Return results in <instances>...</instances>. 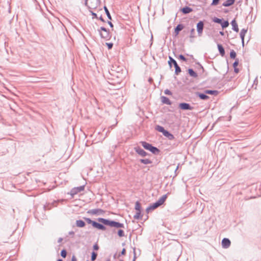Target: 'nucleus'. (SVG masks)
<instances>
[{
  "instance_id": "obj_59",
  "label": "nucleus",
  "mask_w": 261,
  "mask_h": 261,
  "mask_svg": "<svg viewBox=\"0 0 261 261\" xmlns=\"http://www.w3.org/2000/svg\"><path fill=\"white\" fill-rule=\"evenodd\" d=\"M178 167L177 166V167H176V169H175V172H176V171H177V170L178 169Z\"/></svg>"
},
{
  "instance_id": "obj_12",
  "label": "nucleus",
  "mask_w": 261,
  "mask_h": 261,
  "mask_svg": "<svg viewBox=\"0 0 261 261\" xmlns=\"http://www.w3.org/2000/svg\"><path fill=\"white\" fill-rule=\"evenodd\" d=\"M184 28L182 24H178L174 29V34L175 36H177L179 34L180 31H181Z\"/></svg>"
},
{
  "instance_id": "obj_16",
  "label": "nucleus",
  "mask_w": 261,
  "mask_h": 261,
  "mask_svg": "<svg viewBox=\"0 0 261 261\" xmlns=\"http://www.w3.org/2000/svg\"><path fill=\"white\" fill-rule=\"evenodd\" d=\"M180 11L183 14H187L193 11V9L189 7L186 6L181 9Z\"/></svg>"
},
{
  "instance_id": "obj_58",
  "label": "nucleus",
  "mask_w": 261,
  "mask_h": 261,
  "mask_svg": "<svg viewBox=\"0 0 261 261\" xmlns=\"http://www.w3.org/2000/svg\"><path fill=\"white\" fill-rule=\"evenodd\" d=\"M57 261H63L62 259H58Z\"/></svg>"
},
{
  "instance_id": "obj_2",
  "label": "nucleus",
  "mask_w": 261,
  "mask_h": 261,
  "mask_svg": "<svg viewBox=\"0 0 261 261\" xmlns=\"http://www.w3.org/2000/svg\"><path fill=\"white\" fill-rule=\"evenodd\" d=\"M167 198V194L164 195L162 196L155 203L151 204L146 209V211L147 213H148L150 211L154 210L162 205Z\"/></svg>"
},
{
  "instance_id": "obj_25",
  "label": "nucleus",
  "mask_w": 261,
  "mask_h": 261,
  "mask_svg": "<svg viewBox=\"0 0 261 261\" xmlns=\"http://www.w3.org/2000/svg\"><path fill=\"white\" fill-rule=\"evenodd\" d=\"M204 93L207 94L216 95L218 94V91L217 90H206L204 91Z\"/></svg>"
},
{
  "instance_id": "obj_34",
  "label": "nucleus",
  "mask_w": 261,
  "mask_h": 261,
  "mask_svg": "<svg viewBox=\"0 0 261 261\" xmlns=\"http://www.w3.org/2000/svg\"><path fill=\"white\" fill-rule=\"evenodd\" d=\"M117 234L119 237H123L125 236L124 231L122 229H119Z\"/></svg>"
},
{
  "instance_id": "obj_51",
  "label": "nucleus",
  "mask_w": 261,
  "mask_h": 261,
  "mask_svg": "<svg viewBox=\"0 0 261 261\" xmlns=\"http://www.w3.org/2000/svg\"><path fill=\"white\" fill-rule=\"evenodd\" d=\"M71 261H77L75 256H73L71 258Z\"/></svg>"
},
{
  "instance_id": "obj_1",
  "label": "nucleus",
  "mask_w": 261,
  "mask_h": 261,
  "mask_svg": "<svg viewBox=\"0 0 261 261\" xmlns=\"http://www.w3.org/2000/svg\"><path fill=\"white\" fill-rule=\"evenodd\" d=\"M84 219L88 224H92L93 227L103 231L106 230V227L104 225L117 228H124V225L123 223L102 218H98L97 221L99 222L102 223L103 224L93 221L89 218L84 217Z\"/></svg>"
},
{
  "instance_id": "obj_33",
  "label": "nucleus",
  "mask_w": 261,
  "mask_h": 261,
  "mask_svg": "<svg viewBox=\"0 0 261 261\" xmlns=\"http://www.w3.org/2000/svg\"><path fill=\"white\" fill-rule=\"evenodd\" d=\"M236 53L234 50H231L230 53V57L231 59H236Z\"/></svg>"
},
{
  "instance_id": "obj_53",
  "label": "nucleus",
  "mask_w": 261,
  "mask_h": 261,
  "mask_svg": "<svg viewBox=\"0 0 261 261\" xmlns=\"http://www.w3.org/2000/svg\"><path fill=\"white\" fill-rule=\"evenodd\" d=\"M63 240V239L62 238H59L58 240V243H61Z\"/></svg>"
},
{
  "instance_id": "obj_4",
  "label": "nucleus",
  "mask_w": 261,
  "mask_h": 261,
  "mask_svg": "<svg viewBox=\"0 0 261 261\" xmlns=\"http://www.w3.org/2000/svg\"><path fill=\"white\" fill-rule=\"evenodd\" d=\"M169 60L168 61V64L170 68L172 67V64L175 67V74L178 75L181 72V68L177 64L176 61L171 57H169Z\"/></svg>"
},
{
  "instance_id": "obj_3",
  "label": "nucleus",
  "mask_w": 261,
  "mask_h": 261,
  "mask_svg": "<svg viewBox=\"0 0 261 261\" xmlns=\"http://www.w3.org/2000/svg\"><path fill=\"white\" fill-rule=\"evenodd\" d=\"M98 31L101 38H103L106 40H109L110 39L111 35L110 31L108 29H107L103 27H101L98 30Z\"/></svg>"
},
{
  "instance_id": "obj_11",
  "label": "nucleus",
  "mask_w": 261,
  "mask_h": 261,
  "mask_svg": "<svg viewBox=\"0 0 261 261\" xmlns=\"http://www.w3.org/2000/svg\"><path fill=\"white\" fill-rule=\"evenodd\" d=\"M231 244V242L228 238H224L222 241V246L223 248H228Z\"/></svg>"
},
{
  "instance_id": "obj_61",
  "label": "nucleus",
  "mask_w": 261,
  "mask_h": 261,
  "mask_svg": "<svg viewBox=\"0 0 261 261\" xmlns=\"http://www.w3.org/2000/svg\"><path fill=\"white\" fill-rule=\"evenodd\" d=\"M120 261H123V260H120Z\"/></svg>"
},
{
  "instance_id": "obj_38",
  "label": "nucleus",
  "mask_w": 261,
  "mask_h": 261,
  "mask_svg": "<svg viewBox=\"0 0 261 261\" xmlns=\"http://www.w3.org/2000/svg\"><path fill=\"white\" fill-rule=\"evenodd\" d=\"M61 255L62 257L65 258L67 256V251L65 249H63L61 251Z\"/></svg>"
},
{
  "instance_id": "obj_26",
  "label": "nucleus",
  "mask_w": 261,
  "mask_h": 261,
  "mask_svg": "<svg viewBox=\"0 0 261 261\" xmlns=\"http://www.w3.org/2000/svg\"><path fill=\"white\" fill-rule=\"evenodd\" d=\"M120 70V68L119 67H116V66H113L111 68L112 73H110L111 74H114V72H116L119 73Z\"/></svg>"
},
{
  "instance_id": "obj_7",
  "label": "nucleus",
  "mask_w": 261,
  "mask_h": 261,
  "mask_svg": "<svg viewBox=\"0 0 261 261\" xmlns=\"http://www.w3.org/2000/svg\"><path fill=\"white\" fill-rule=\"evenodd\" d=\"M87 213L92 215H102L105 213V211L100 208L92 209L87 212Z\"/></svg>"
},
{
  "instance_id": "obj_31",
  "label": "nucleus",
  "mask_w": 261,
  "mask_h": 261,
  "mask_svg": "<svg viewBox=\"0 0 261 261\" xmlns=\"http://www.w3.org/2000/svg\"><path fill=\"white\" fill-rule=\"evenodd\" d=\"M104 8V10H105V11L107 14V16H108V18L110 19V20H112V17H111V14L109 12V10L108 9L107 7L106 6H104L103 7Z\"/></svg>"
},
{
  "instance_id": "obj_44",
  "label": "nucleus",
  "mask_w": 261,
  "mask_h": 261,
  "mask_svg": "<svg viewBox=\"0 0 261 261\" xmlns=\"http://www.w3.org/2000/svg\"><path fill=\"white\" fill-rule=\"evenodd\" d=\"M125 253H126V250H125V248H123V249L122 250V251H121V252L120 254H119V256H120V255H124V254H125Z\"/></svg>"
},
{
  "instance_id": "obj_9",
  "label": "nucleus",
  "mask_w": 261,
  "mask_h": 261,
  "mask_svg": "<svg viewBox=\"0 0 261 261\" xmlns=\"http://www.w3.org/2000/svg\"><path fill=\"white\" fill-rule=\"evenodd\" d=\"M178 107L182 110H192L194 109L189 103L186 102L180 103Z\"/></svg>"
},
{
  "instance_id": "obj_18",
  "label": "nucleus",
  "mask_w": 261,
  "mask_h": 261,
  "mask_svg": "<svg viewBox=\"0 0 261 261\" xmlns=\"http://www.w3.org/2000/svg\"><path fill=\"white\" fill-rule=\"evenodd\" d=\"M231 24L232 25V30L236 32H238L239 28L237 21H236L235 19H233L231 21Z\"/></svg>"
},
{
  "instance_id": "obj_27",
  "label": "nucleus",
  "mask_w": 261,
  "mask_h": 261,
  "mask_svg": "<svg viewBox=\"0 0 261 261\" xmlns=\"http://www.w3.org/2000/svg\"><path fill=\"white\" fill-rule=\"evenodd\" d=\"M155 130H158L159 132L162 133L163 134L165 132L166 130L164 129V128L160 125H156L155 126Z\"/></svg>"
},
{
  "instance_id": "obj_23",
  "label": "nucleus",
  "mask_w": 261,
  "mask_h": 261,
  "mask_svg": "<svg viewBox=\"0 0 261 261\" xmlns=\"http://www.w3.org/2000/svg\"><path fill=\"white\" fill-rule=\"evenodd\" d=\"M188 73L189 74V75L191 76H192L193 77H195V78L197 77V76H198L197 73L196 72H195L193 69L189 68L188 69Z\"/></svg>"
},
{
  "instance_id": "obj_20",
  "label": "nucleus",
  "mask_w": 261,
  "mask_h": 261,
  "mask_svg": "<svg viewBox=\"0 0 261 261\" xmlns=\"http://www.w3.org/2000/svg\"><path fill=\"white\" fill-rule=\"evenodd\" d=\"M148 150H149L150 152H151L152 153L154 154H158L160 151L159 149H158L156 147L153 146L152 145L150 146Z\"/></svg>"
},
{
  "instance_id": "obj_43",
  "label": "nucleus",
  "mask_w": 261,
  "mask_h": 261,
  "mask_svg": "<svg viewBox=\"0 0 261 261\" xmlns=\"http://www.w3.org/2000/svg\"><path fill=\"white\" fill-rule=\"evenodd\" d=\"M51 205H50L49 204H47V205H44V210H49L51 208Z\"/></svg>"
},
{
  "instance_id": "obj_28",
  "label": "nucleus",
  "mask_w": 261,
  "mask_h": 261,
  "mask_svg": "<svg viewBox=\"0 0 261 261\" xmlns=\"http://www.w3.org/2000/svg\"><path fill=\"white\" fill-rule=\"evenodd\" d=\"M139 161L144 164H149L152 163V161L148 159H140Z\"/></svg>"
},
{
  "instance_id": "obj_47",
  "label": "nucleus",
  "mask_w": 261,
  "mask_h": 261,
  "mask_svg": "<svg viewBox=\"0 0 261 261\" xmlns=\"http://www.w3.org/2000/svg\"><path fill=\"white\" fill-rule=\"evenodd\" d=\"M68 233L69 235L71 236L72 237L74 236V232L73 231H70Z\"/></svg>"
},
{
  "instance_id": "obj_29",
  "label": "nucleus",
  "mask_w": 261,
  "mask_h": 261,
  "mask_svg": "<svg viewBox=\"0 0 261 261\" xmlns=\"http://www.w3.org/2000/svg\"><path fill=\"white\" fill-rule=\"evenodd\" d=\"M142 217V215H141V211H137L134 216L135 219H140Z\"/></svg>"
},
{
  "instance_id": "obj_40",
  "label": "nucleus",
  "mask_w": 261,
  "mask_h": 261,
  "mask_svg": "<svg viewBox=\"0 0 261 261\" xmlns=\"http://www.w3.org/2000/svg\"><path fill=\"white\" fill-rule=\"evenodd\" d=\"M239 59H237V58L236 59L235 61L233 63V68H235V67H237V66L239 64Z\"/></svg>"
},
{
  "instance_id": "obj_56",
  "label": "nucleus",
  "mask_w": 261,
  "mask_h": 261,
  "mask_svg": "<svg viewBox=\"0 0 261 261\" xmlns=\"http://www.w3.org/2000/svg\"><path fill=\"white\" fill-rule=\"evenodd\" d=\"M219 34L221 35V36H223L224 35V33L223 31H220L219 32Z\"/></svg>"
},
{
  "instance_id": "obj_39",
  "label": "nucleus",
  "mask_w": 261,
  "mask_h": 261,
  "mask_svg": "<svg viewBox=\"0 0 261 261\" xmlns=\"http://www.w3.org/2000/svg\"><path fill=\"white\" fill-rule=\"evenodd\" d=\"M220 2V0H213L212 3L211 4V6H214L217 5Z\"/></svg>"
},
{
  "instance_id": "obj_19",
  "label": "nucleus",
  "mask_w": 261,
  "mask_h": 261,
  "mask_svg": "<svg viewBox=\"0 0 261 261\" xmlns=\"http://www.w3.org/2000/svg\"><path fill=\"white\" fill-rule=\"evenodd\" d=\"M218 49L220 55L222 57H224L225 55V50L223 46L221 44H217Z\"/></svg>"
},
{
  "instance_id": "obj_35",
  "label": "nucleus",
  "mask_w": 261,
  "mask_h": 261,
  "mask_svg": "<svg viewBox=\"0 0 261 261\" xmlns=\"http://www.w3.org/2000/svg\"><path fill=\"white\" fill-rule=\"evenodd\" d=\"M195 29L194 28H192L190 30V38H194L195 37Z\"/></svg>"
},
{
  "instance_id": "obj_54",
  "label": "nucleus",
  "mask_w": 261,
  "mask_h": 261,
  "mask_svg": "<svg viewBox=\"0 0 261 261\" xmlns=\"http://www.w3.org/2000/svg\"><path fill=\"white\" fill-rule=\"evenodd\" d=\"M200 66V68L202 69V70L203 71L204 70V68L203 67V66L199 63H197Z\"/></svg>"
},
{
  "instance_id": "obj_46",
  "label": "nucleus",
  "mask_w": 261,
  "mask_h": 261,
  "mask_svg": "<svg viewBox=\"0 0 261 261\" xmlns=\"http://www.w3.org/2000/svg\"><path fill=\"white\" fill-rule=\"evenodd\" d=\"M108 48L111 49L113 46V43H107Z\"/></svg>"
},
{
  "instance_id": "obj_22",
  "label": "nucleus",
  "mask_w": 261,
  "mask_h": 261,
  "mask_svg": "<svg viewBox=\"0 0 261 261\" xmlns=\"http://www.w3.org/2000/svg\"><path fill=\"white\" fill-rule=\"evenodd\" d=\"M75 224H76V226L77 227H81V228L84 227L86 225L85 222L82 220H76Z\"/></svg>"
},
{
  "instance_id": "obj_60",
  "label": "nucleus",
  "mask_w": 261,
  "mask_h": 261,
  "mask_svg": "<svg viewBox=\"0 0 261 261\" xmlns=\"http://www.w3.org/2000/svg\"><path fill=\"white\" fill-rule=\"evenodd\" d=\"M106 261H110V259H108V260H107Z\"/></svg>"
},
{
  "instance_id": "obj_50",
  "label": "nucleus",
  "mask_w": 261,
  "mask_h": 261,
  "mask_svg": "<svg viewBox=\"0 0 261 261\" xmlns=\"http://www.w3.org/2000/svg\"><path fill=\"white\" fill-rule=\"evenodd\" d=\"M108 24L110 25V27H111V28H113V23H112V22H111V21H108Z\"/></svg>"
},
{
  "instance_id": "obj_32",
  "label": "nucleus",
  "mask_w": 261,
  "mask_h": 261,
  "mask_svg": "<svg viewBox=\"0 0 261 261\" xmlns=\"http://www.w3.org/2000/svg\"><path fill=\"white\" fill-rule=\"evenodd\" d=\"M135 208L137 211H141V204L139 201L136 202Z\"/></svg>"
},
{
  "instance_id": "obj_42",
  "label": "nucleus",
  "mask_w": 261,
  "mask_h": 261,
  "mask_svg": "<svg viewBox=\"0 0 261 261\" xmlns=\"http://www.w3.org/2000/svg\"><path fill=\"white\" fill-rule=\"evenodd\" d=\"M164 93L166 95H171L172 92L169 89H166L164 91Z\"/></svg>"
},
{
  "instance_id": "obj_8",
  "label": "nucleus",
  "mask_w": 261,
  "mask_h": 261,
  "mask_svg": "<svg viewBox=\"0 0 261 261\" xmlns=\"http://www.w3.org/2000/svg\"><path fill=\"white\" fill-rule=\"evenodd\" d=\"M198 35L199 37L202 36L203 30L204 28V22L202 21H200L197 23L196 25Z\"/></svg>"
},
{
  "instance_id": "obj_55",
  "label": "nucleus",
  "mask_w": 261,
  "mask_h": 261,
  "mask_svg": "<svg viewBox=\"0 0 261 261\" xmlns=\"http://www.w3.org/2000/svg\"><path fill=\"white\" fill-rule=\"evenodd\" d=\"M153 81V80L152 78L150 77L149 79H148V82L150 83H151V82Z\"/></svg>"
},
{
  "instance_id": "obj_57",
  "label": "nucleus",
  "mask_w": 261,
  "mask_h": 261,
  "mask_svg": "<svg viewBox=\"0 0 261 261\" xmlns=\"http://www.w3.org/2000/svg\"><path fill=\"white\" fill-rule=\"evenodd\" d=\"M134 254H135L134 257V260H135L136 259L135 249H134Z\"/></svg>"
},
{
  "instance_id": "obj_41",
  "label": "nucleus",
  "mask_w": 261,
  "mask_h": 261,
  "mask_svg": "<svg viewBox=\"0 0 261 261\" xmlns=\"http://www.w3.org/2000/svg\"><path fill=\"white\" fill-rule=\"evenodd\" d=\"M178 59L185 62H186L187 60V59L185 57V56L182 55H180L178 57Z\"/></svg>"
},
{
  "instance_id": "obj_52",
  "label": "nucleus",
  "mask_w": 261,
  "mask_h": 261,
  "mask_svg": "<svg viewBox=\"0 0 261 261\" xmlns=\"http://www.w3.org/2000/svg\"><path fill=\"white\" fill-rule=\"evenodd\" d=\"M99 19L102 22H105V20L102 18V16H100L99 18Z\"/></svg>"
},
{
  "instance_id": "obj_37",
  "label": "nucleus",
  "mask_w": 261,
  "mask_h": 261,
  "mask_svg": "<svg viewBox=\"0 0 261 261\" xmlns=\"http://www.w3.org/2000/svg\"><path fill=\"white\" fill-rule=\"evenodd\" d=\"M222 20H223V19H220V18H217V17H215L213 19V21L214 22H215L216 23H219V24L221 23Z\"/></svg>"
},
{
  "instance_id": "obj_6",
  "label": "nucleus",
  "mask_w": 261,
  "mask_h": 261,
  "mask_svg": "<svg viewBox=\"0 0 261 261\" xmlns=\"http://www.w3.org/2000/svg\"><path fill=\"white\" fill-rule=\"evenodd\" d=\"M97 1L98 0H86L85 4L89 9H93L96 7Z\"/></svg>"
},
{
  "instance_id": "obj_45",
  "label": "nucleus",
  "mask_w": 261,
  "mask_h": 261,
  "mask_svg": "<svg viewBox=\"0 0 261 261\" xmlns=\"http://www.w3.org/2000/svg\"><path fill=\"white\" fill-rule=\"evenodd\" d=\"M98 249H99V246H98L97 244H96L94 245V246H93L94 250H98Z\"/></svg>"
},
{
  "instance_id": "obj_5",
  "label": "nucleus",
  "mask_w": 261,
  "mask_h": 261,
  "mask_svg": "<svg viewBox=\"0 0 261 261\" xmlns=\"http://www.w3.org/2000/svg\"><path fill=\"white\" fill-rule=\"evenodd\" d=\"M84 189H85V186H81L80 187L73 188L70 191V194L71 195L72 197L73 198L75 195L84 191Z\"/></svg>"
},
{
  "instance_id": "obj_13",
  "label": "nucleus",
  "mask_w": 261,
  "mask_h": 261,
  "mask_svg": "<svg viewBox=\"0 0 261 261\" xmlns=\"http://www.w3.org/2000/svg\"><path fill=\"white\" fill-rule=\"evenodd\" d=\"M247 32V29H243L241 30L240 35L242 40V44L244 46L245 36Z\"/></svg>"
},
{
  "instance_id": "obj_15",
  "label": "nucleus",
  "mask_w": 261,
  "mask_h": 261,
  "mask_svg": "<svg viewBox=\"0 0 261 261\" xmlns=\"http://www.w3.org/2000/svg\"><path fill=\"white\" fill-rule=\"evenodd\" d=\"M161 101L163 103L166 104L167 105H171L172 104L171 101L169 100V99L164 96H162L161 97Z\"/></svg>"
},
{
  "instance_id": "obj_24",
  "label": "nucleus",
  "mask_w": 261,
  "mask_h": 261,
  "mask_svg": "<svg viewBox=\"0 0 261 261\" xmlns=\"http://www.w3.org/2000/svg\"><path fill=\"white\" fill-rule=\"evenodd\" d=\"M140 143L142 145V146L146 150H149L150 146L152 145L151 144H149L145 141H141Z\"/></svg>"
},
{
  "instance_id": "obj_49",
  "label": "nucleus",
  "mask_w": 261,
  "mask_h": 261,
  "mask_svg": "<svg viewBox=\"0 0 261 261\" xmlns=\"http://www.w3.org/2000/svg\"><path fill=\"white\" fill-rule=\"evenodd\" d=\"M234 71L235 73H238L239 72V69L237 67L234 68Z\"/></svg>"
},
{
  "instance_id": "obj_36",
  "label": "nucleus",
  "mask_w": 261,
  "mask_h": 261,
  "mask_svg": "<svg viewBox=\"0 0 261 261\" xmlns=\"http://www.w3.org/2000/svg\"><path fill=\"white\" fill-rule=\"evenodd\" d=\"M97 256V253H96L94 251L92 252V254H91V260L94 261L96 259Z\"/></svg>"
},
{
  "instance_id": "obj_10",
  "label": "nucleus",
  "mask_w": 261,
  "mask_h": 261,
  "mask_svg": "<svg viewBox=\"0 0 261 261\" xmlns=\"http://www.w3.org/2000/svg\"><path fill=\"white\" fill-rule=\"evenodd\" d=\"M134 150L142 157H144L147 155V153L140 146L135 147Z\"/></svg>"
},
{
  "instance_id": "obj_14",
  "label": "nucleus",
  "mask_w": 261,
  "mask_h": 261,
  "mask_svg": "<svg viewBox=\"0 0 261 261\" xmlns=\"http://www.w3.org/2000/svg\"><path fill=\"white\" fill-rule=\"evenodd\" d=\"M206 94H205V93H201L198 92L196 93V95L197 96H198L201 99L204 100H207L210 98L209 96H207Z\"/></svg>"
},
{
  "instance_id": "obj_30",
  "label": "nucleus",
  "mask_w": 261,
  "mask_h": 261,
  "mask_svg": "<svg viewBox=\"0 0 261 261\" xmlns=\"http://www.w3.org/2000/svg\"><path fill=\"white\" fill-rule=\"evenodd\" d=\"M221 27L223 29H224V28H226L227 27H228L229 25V22L227 20H224L223 21V20L222 21V22L221 23Z\"/></svg>"
},
{
  "instance_id": "obj_21",
  "label": "nucleus",
  "mask_w": 261,
  "mask_h": 261,
  "mask_svg": "<svg viewBox=\"0 0 261 261\" xmlns=\"http://www.w3.org/2000/svg\"><path fill=\"white\" fill-rule=\"evenodd\" d=\"M163 135L168 138L170 140H172L174 139V136L167 130L164 133Z\"/></svg>"
},
{
  "instance_id": "obj_17",
  "label": "nucleus",
  "mask_w": 261,
  "mask_h": 261,
  "mask_svg": "<svg viewBox=\"0 0 261 261\" xmlns=\"http://www.w3.org/2000/svg\"><path fill=\"white\" fill-rule=\"evenodd\" d=\"M236 0H227L222 4V6L228 7L234 4Z\"/></svg>"
},
{
  "instance_id": "obj_48",
  "label": "nucleus",
  "mask_w": 261,
  "mask_h": 261,
  "mask_svg": "<svg viewBox=\"0 0 261 261\" xmlns=\"http://www.w3.org/2000/svg\"><path fill=\"white\" fill-rule=\"evenodd\" d=\"M91 12V14L93 16V17L97 18H98L97 14L95 13H94L92 11Z\"/></svg>"
}]
</instances>
